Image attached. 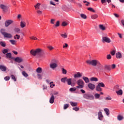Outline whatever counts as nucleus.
<instances>
[{
	"label": "nucleus",
	"instance_id": "4be33fe9",
	"mask_svg": "<svg viewBox=\"0 0 124 124\" xmlns=\"http://www.w3.org/2000/svg\"><path fill=\"white\" fill-rule=\"evenodd\" d=\"M116 93L118 95H123V90L120 89V90L116 91Z\"/></svg>",
	"mask_w": 124,
	"mask_h": 124
},
{
	"label": "nucleus",
	"instance_id": "f3484780",
	"mask_svg": "<svg viewBox=\"0 0 124 124\" xmlns=\"http://www.w3.org/2000/svg\"><path fill=\"white\" fill-rule=\"evenodd\" d=\"M0 69L1 70V71H6V67L4 65H0Z\"/></svg>",
	"mask_w": 124,
	"mask_h": 124
},
{
	"label": "nucleus",
	"instance_id": "3c124183",
	"mask_svg": "<svg viewBox=\"0 0 124 124\" xmlns=\"http://www.w3.org/2000/svg\"><path fill=\"white\" fill-rule=\"evenodd\" d=\"M83 2H84V3H87L85 4V5L86 6H89V4H90V3H91L87 1L86 0L83 1Z\"/></svg>",
	"mask_w": 124,
	"mask_h": 124
},
{
	"label": "nucleus",
	"instance_id": "2eb2a0df",
	"mask_svg": "<svg viewBox=\"0 0 124 124\" xmlns=\"http://www.w3.org/2000/svg\"><path fill=\"white\" fill-rule=\"evenodd\" d=\"M91 18L92 19V20H95V19H97V18H98V15L96 14L92 15Z\"/></svg>",
	"mask_w": 124,
	"mask_h": 124
},
{
	"label": "nucleus",
	"instance_id": "58836bf2",
	"mask_svg": "<svg viewBox=\"0 0 124 124\" xmlns=\"http://www.w3.org/2000/svg\"><path fill=\"white\" fill-rule=\"evenodd\" d=\"M80 16L82 18V19H87V16H86L85 14H80Z\"/></svg>",
	"mask_w": 124,
	"mask_h": 124
},
{
	"label": "nucleus",
	"instance_id": "37998d69",
	"mask_svg": "<svg viewBox=\"0 0 124 124\" xmlns=\"http://www.w3.org/2000/svg\"><path fill=\"white\" fill-rule=\"evenodd\" d=\"M62 73H63V74H66V73H67V71H66V70H65L64 68H62Z\"/></svg>",
	"mask_w": 124,
	"mask_h": 124
},
{
	"label": "nucleus",
	"instance_id": "412c9836",
	"mask_svg": "<svg viewBox=\"0 0 124 124\" xmlns=\"http://www.w3.org/2000/svg\"><path fill=\"white\" fill-rule=\"evenodd\" d=\"M90 81H94V82H97L98 81V78L95 77H92L90 78Z\"/></svg>",
	"mask_w": 124,
	"mask_h": 124
},
{
	"label": "nucleus",
	"instance_id": "0e129e2a",
	"mask_svg": "<svg viewBox=\"0 0 124 124\" xmlns=\"http://www.w3.org/2000/svg\"><path fill=\"white\" fill-rule=\"evenodd\" d=\"M50 4H51V5L56 6V4H55V3L52 0L50 1Z\"/></svg>",
	"mask_w": 124,
	"mask_h": 124
},
{
	"label": "nucleus",
	"instance_id": "052dcab7",
	"mask_svg": "<svg viewBox=\"0 0 124 124\" xmlns=\"http://www.w3.org/2000/svg\"><path fill=\"white\" fill-rule=\"evenodd\" d=\"M50 88H53V87H55V84L53 83V82H51L50 83Z\"/></svg>",
	"mask_w": 124,
	"mask_h": 124
},
{
	"label": "nucleus",
	"instance_id": "bf43d9fd",
	"mask_svg": "<svg viewBox=\"0 0 124 124\" xmlns=\"http://www.w3.org/2000/svg\"><path fill=\"white\" fill-rule=\"evenodd\" d=\"M2 53H3V54H6V53H8V50H7V49H4L2 51Z\"/></svg>",
	"mask_w": 124,
	"mask_h": 124
},
{
	"label": "nucleus",
	"instance_id": "5fc2aeb1",
	"mask_svg": "<svg viewBox=\"0 0 124 124\" xmlns=\"http://www.w3.org/2000/svg\"><path fill=\"white\" fill-rule=\"evenodd\" d=\"M97 65H98V66L99 67H100V66H101L102 65V64H101V63H100V62H99V61H97Z\"/></svg>",
	"mask_w": 124,
	"mask_h": 124
},
{
	"label": "nucleus",
	"instance_id": "e2e57ef3",
	"mask_svg": "<svg viewBox=\"0 0 124 124\" xmlns=\"http://www.w3.org/2000/svg\"><path fill=\"white\" fill-rule=\"evenodd\" d=\"M111 55H110V54L108 55L107 56V59L108 60H111Z\"/></svg>",
	"mask_w": 124,
	"mask_h": 124
},
{
	"label": "nucleus",
	"instance_id": "4d7b16f0",
	"mask_svg": "<svg viewBox=\"0 0 124 124\" xmlns=\"http://www.w3.org/2000/svg\"><path fill=\"white\" fill-rule=\"evenodd\" d=\"M4 80H5V81H8L10 79V78L9 77H5L4 78Z\"/></svg>",
	"mask_w": 124,
	"mask_h": 124
},
{
	"label": "nucleus",
	"instance_id": "f704fd0d",
	"mask_svg": "<svg viewBox=\"0 0 124 124\" xmlns=\"http://www.w3.org/2000/svg\"><path fill=\"white\" fill-rule=\"evenodd\" d=\"M41 4L40 3H37V4L34 6L35 9H39Z\"/></svg>",
	"mask_w": 124,
	"mask_h": 124
},
{
	"label": "nucleus",
	"instance_id": "6e6d98bb",
	"mask_svg": "<svg viewBox=\"0 0 124 124\" xmlns=\"http://www.w3.org/2000/svg\"><path fill=\"white\" fill-rule=\"evenodd\" d=\"M99 68L100 71H103V70H104V69H103V65H102L100 67H99Z\"/></svg>",
	"mask_w": 124,
	"mask_h": 124
},
{
	"label": "nucleus",
	"instance_id": "39448f33",
	"mask_svg": "<svg viewBox=\"0 0 124 124\" xmlns=\"http://www.w3.org/2000/svg\"><path fill=\"white\" fill-rule=\"evenodd\" d=\"M83 97H84V98H85V99H90V100H93L94 99V97L93 96V95L90 94L89 93L84 94Z\"/></svg>",
	"mask_w": 124,
	"mask_h": 124
},
{
	"label": "nucleus",
	"instance_id": "6ab92c4d",
	"mask_svg": "<svg viewBox=\"0 0 124 124\" xmlns=\"http://www.w3.org/2000/svg\"><path fill=\"white\" fill-rule=\"evenodd\" d=\"M72 78H67V84L69 85V86H70L71 85V84H72Z\"/></svg>",
	"mask_w": 124,
	"mask_h": 124
},
{
	"label": "nucleus",
	"instance_id": "49530a36",
	"mask_svg": "<svg viewBox=\"0 0 124 124\" xmlns=\"http://www.w3.org/2000/svg\"><path fill=\"white\" fill-rule=\"evenodd\" d=\"M79 109L80 108L78 107H76L73 108V110H74L75 111H79Z\"/></svg>",
	"mask_w": 124,
	"mask_h": 124
},
{
	"label": "nucleus",
	"instance_id": "5701e85b",
	"mask_svg": "<svg viewBox=\"0 0 124 124\" xmlns=\"http://www.w3.org/2000/svg\"><path fill=\"white\" fill-rule=\"evenodd\" d=\"M96 91H97V92H102V88H101V87H100L98 85H97L96 86Z\"/></svg>",
	"mask_w": 124,
	"mask_h": 124
},
{
	"label": "nucleus",
	"instance_id": "69168bd1",
	"mask_svg": "<svg viewBox=\"0 0 124 124\" xmlns=\"http://www.w3.org/2000/svg\"><path fill=\"white\" fill-rule=\"evenodd\" d=\"M111 68H112V69H115V68H116V64H112Z\"/></svg>",
	"mask_w": 124,
	"mask_h": 124
},
{
	"label": "nucleus",
	"instance_id": "7ed1b4c3",
	"mask_svg": "<svg viewBox=\"0 0 124 124\" xmlns=\"http://www.w3.org/2000/svg\"><path fill=\"white\" fill-rule=\"evenodd\" d=\"M49 66L52 69L57 68L58 66V61L55 60H52V62L49 64Z\"/></svg>",
	"mask_w": 124,
	"mask_h": 124
},
{
	"label": "nucleus",
	"instance_id": "603ef678",
	"mask_svg": "<svg viewBox=\"0 0 124 124\" xmlns=\"http://www.w3.org/2000/svg\"><path fill=\"white\" fill-rule=\"evenodd\" d=\"M37 77H38V78L40 79V80H41V79H42V76L39 74H37Z\"/></svg>",
	"mask_w": 124,
	"mask_h": 124
},
{
	"label": "nucleus",
	"instance_id": "de8ad7c7",
	"mask_svg": "<svg viewBox=\"0 0 124 124\" xmlns=\"http://www.w3.org/2000/svg\"><path fill=\"white\" fill-rule=\"evenodd\" d=\"M123 119H124V117L121 115H119L118 116V120L119 121H122V120H123Z\"/></svg>",
	"mask_w": 124,
	"mask_h": 124
},
{
	"label": "nucleus",
	"instance_id": "cd10ccee",
	"mask_svg": "<svg viewBox=\"0 0 124 124\" xmlns=\"http://www.w3.org/2000/svg\"><path fill=\"white\" fill-rule=\"evenodd\" d=\"M61 36L62 38H67V34L65 32L64 33V34H61Z\"/></svg>",
	"mask_w": 124,
	"mask_h": 124
},
{
	"label": "nucleus",
	"instance_id": "09e8293b",
	"mask_svg": "<svg viewBox=\"0 0 124 124\" xmlns=\"http://www.w3.org/2000/svg\"><path fill=\"white\" fill-rule=\"evenodd\" d=\"M11 77L12 79L14 80V81H15V82H16V78H15V76H14V75H11Z\"/></svg>",
	"mask_w": 124,
	"mask_h": 124
},
{
	"label": "nucleus",
	"instance_id": "72a5a7b5",
	"mask_svg": "<svg viewBox=\"0 0 124 124\" xmlns=\"http://www.w3.org/2000/svg\"><path fill=\"white\" fill-rule=\"evenodd\" d=\"M0 45L2 46V47H5L6 46V44H5V42L1 41L0 42Z\"/></svg>",
	"mask_w": 124,
	"mask_h": 124
},
{
	"label": "nucleus",
	"instance_id": "6e6552de",
	"mask_svg": "<svg viewBox=\"0 0 124 124\" xmlns=\"http://www.w3.org/2000/svg\"><path fill=\"white\" fill-rule=\"evenodd\" d=\"M88 87L90 89V90H94L95 88V85L93 83H89L88 84Z\"/></svg>",
	"mask_w": 124,
	"mask_h": 124
},
{
	"label": "nucleus",
	"instance_id": "393cba45",
	"mask_svg": "<svg viewBox=\"0 0 124 124\" xmlns=\"http://www.w3.org/2000/svg\"><path fill=\"white\" fill-rule=\"evenodd\" d=\"M99 28L102 31H105V30H106V28L104 26H103V25H100L99 26Z\"/></svg>",
	"mask_w": 124,
	"mask_h": 124
},
{
	"label": "nucleus",
	"instance_id": "c9c22d12",
	"mask_svg": "<svg viewBox=\"0 0 124 124\" xmlns=\"http://www.w3.org/2000/svg\"><path fill=\"white\" fill-rule=\"evenodd\" d=\"M14 31L15 32H16V33H20V29L18 28H16L14 29Z\"/></svg>",
	"mask_w": 124,
	"mask_h": 124
},
{
	"label": "nucleus",
	"instance_id": "2f4dec72",
	"mask_svg": "<svg viewBox=\"0 0 124 124\" xmlns=\"http://www.w3.org/2000/svg\"><path fill=\"white\" fill-rule=\"evenodd\" d=\"M6 57L7 59H11L12 56L11 55V53H8L6 54Z\"/></svg>",
	"mask_w": 124,
	"mask_h": 124
},
{
	"label": "nucleus",
	"instance_id": "f03ea898",
	"mask_svg": "<svg viewBox=\"0 0 124 124\" xmlns=\"http://www.w3.org/2000/svg\"><path fill=\"white\" fill-rule=\"evenodd\" d=\"M78 86H77V89H83L84 87V83L82 79H79L77 81Z\"/></svg>",
	"mask_w": 124,
	"mask_h": 124
},
{
	"label": "nucleus",
	"instance_id": "4468645a",
	"mask_svg": "<svg viewBox=\"0 0 124 124\" xmlns=\"http://www.w3.org/2000/svg\"><path fill=\"white\" fill-rule=\"evenodd\" d=\"M55 101V97H54V95H51L49 99V103L52 104V103H54V102Z\"/></svg>",
	"mask_w": 124,
	"mask_h": 124
},
{
	"label": "nucleus",
	"instance_id": "a19ab883",
	"mask_svg": "<svg viewBox=\"0 0 124 124\" xmlns=\"http://www.w3.org/2000/svg\"><path fill=\"white\" fill-rule=\"evenodd\" d=\"M68 107H69V105L68 104L64 105V108H63L64 110L67 109Z\"/></svg>",
	"mask_w": 124,
	"mask_h": 124
},
{
	"label": "nucleus",
	"instance_id": "aec40b11",
	"mask_svg": "<svg viewBox=\"0 0 124 124\" xmlns=\"http://www.w3.org/2000/svg\"><path fill=\"white\" fill-rule=\"evenodd\" d=\"M116 57L117 59H121L122 54L120 52H117L116 53Z\"/></svg>",
	"mask_w": 124,
	"mask_h": 124
},
{
	"label": "nucleus",
	"instance_id": "79ce46f5",
	"mask_svg": "<svg viewBox=\"0 0 124 124\" xmlns=\"http://www.w3.org/2000/svg\"><path fill=\"white\" fill-rule=\"evenodd\" d=\"M87 9L88 10H89V11H91V12H95V11H94V10H93V8L89 7V8H88Z\"/></svg>",
	"mask_w": 124,
	"mask_h": 124
},
{
	"label": "nucleus",
	"instance_id": "473e14b6",
	"mask_svg": "<svg viewBox=\"0 0 124 124\" xmlns=\"http://www.w3.org/2000/svg\"><path fill=\"white\" fill-rule=\"evenodd\" d=\"M36 72H37V73H41L42 72V68H41V67H38L36 69Z\"/></svg>",
	"mask_w": 124,
	"mask_h": 124
},
{
	"label": "nucleus",
	"instance_id": "c756f323",
	"mask_svg": "<svg viewBox=\"0 0 124 124\" xmlns=\"http://www.w3.org/2000/svg\"><path fill=\"white\" fill-rule=\"evenodd\" d=\"M94 95V97L96 99H98L99 98V97H100V94H99L98 93H95Z\"/></svg>",
	"mask_w": 124,
	"mask_h": 124
},
{
	"label": "nucleus",
	"instance_id": "b1692460",
	"mask_svg": "<svg viewBox=\"0 0 124 124\" xmlns=\"http://www.w3.org/2000/svg\"><path fill=\"white\" fill-rule=\"evenodd\" d=\"M67 77H64V78H61V82L62 83H66V82H67Z\"/></svg>",
	"mask_w": 124,
	"mask_h": 124
},
{
	"label": "nucleus",
	"instance_id": "ea45409f",
	"mask_svg": "<svg viewBox=\"0 0 124 124\" xmlns=\"http://www.w3.org/2000/svg\"><path fill=\"white\" fill-rule=\"evenodd\" d=\"M0 32L2 34V35H4L6 33V32H5V30L4 29H1Z\"/></svg>",
	"mask_w": 124,
	"mask_h": 124
},
{
	"label": "nucleus",
	"instance_id": "f257e3e1",
	"mask_svg": "<svg viewBox=\"0 0 124 124\" xmlns=\"http://www.w3.org/2000/svg\"><path fill=\"white\" fill-rule=\"evenodd\" d=\"M42 49L37 48L35 50L32 49L31 50L30 53L32 56H41L42 55Z\"/></svg>",
	"mask_w": 124,
	"mask_h": 124
},
{
	"label": "nucleus",
	"instance_id": "338daca9",
	"mask_svg": "<svg viewBox=\"0 0 124 124\" xmlns=\"http://www.w3.org/2000/svg\"><path fill=\"white\" fill-rule=\"evenodd\" d=\"M51 24H55V19H51L50 21Z\"/></svg>",
	"mask_w": 124,
	"mask_h": 124
},
{
	"label": "nucleus",
	"instance_id": "7c9ffc66",
	"mask_svg": "<svg viewBox=\"0 0 124 124\" xmlns=\"http://www.w3.org/2000/svg\"><path fill=\"white\" fill-rule=\"evenodd\" d=\"M97 85L102 88H104L105 87V84H104L103 82L99 83Z\"/></svg>",
	"mask_w": 124,
	"mask_h": 124
},
{
	"label": "nucleus",
	"instance_id": "a18cd8bd",
	"mask_svg": "<svg viewBox=\"0 0 124 124\" xmlns=\"http://www.w3.org/2000/svg\"><path fill=\"white\" fill-rule=\"evenodd\" d=\"M70 92H75L76 91V88L75 87L71 88L69 89Z\"/></svg>",
	"mask_w": 124,
	"mask_h": 124
},
{
	"label": "nucleus",
	"instance_id": "ddd939ff",
	"mask_svg": "<svg viewBox=\"0 0 124 124\" xmlns=\"http://www.w3.org/2000/svg\"><path fill=\"white\" fill-rule=\"evenodd\" d=\"M3 36L4 37H6V38H11V37H12V35H11V34L7 32H6Z\"/></svg>",
	"mask_w": 124,
	"mask_h": 124
},
{
	"label": "nucleus",
	"instance_id": "8fccbe9b",
	"mask_svg": "<svg viewBox=\"0 0 124 124\" xmlns=\"http://www.w3.org/2000/svg\"><path fill=\"white\" fill-rule=\"evenodd\" d=\"M62 27H66V26H67V23L64 21L62 23Z\"/></svg>",
	"mask_w": 124,
	"mask_h": 124
},
{
	"label": "nucleus",
	"instance_id": "864d4df0",
	"mask_svg": "<svg viewBox=\"0 0 124 124\" xmlns=\"http://www.w3.org/2000/svg\"><path fill=\"white\" fill-rule=\"evenodd\" d=\"M47 48L48 49H49V50H50V51H52V50H53L54 49V47L52 46H47Z\"/></svg>",
	"mask_w": 124,
	"mask_h": 124
},
{
	"label": "nucleus",
	"instance_id": "e433bc0d",
	"mask_svg": "<svg viewBox=\"0 0 124 124\" xmlns=\"http://www.w3.org/2000/svg\"><path fill=\"white\" fill-rule=\"evenodd\" d=\"M22 74L23 76H24V77H29V75L27 73H26L25 71H23L22 72Z\"/></svg>",
	"mask_w": 124,
	"mask_h": 124
},
{
	"label": "nucleus",
	"instance_id": "a878e982",
	"mask_svg": "<svg viewBox=\"0 0 124 124\" xmlns=\"http://www.w3.org/2000/svg\"><path fill=\"white\" fill-rule=\"evenodd\" d=\"M20 27L22 28H25V27H26V22H23V21H21L20 22Z\"/></svg>",
	"mask_w": 124,
	"mask_h": 124
},
{
	"label": "nucleus",
	"instance_id": "0eeeda50",
	"mask_svg": "<svg viewBox=\"0 0 124 124\" xmlns=\"http://www.w3.org/2000/svg\"><path fill=\"white\" fill-rule=\"evenodd\" d=\"M13 23H14V21L12 20H7L5 22V27H9L11 24H13Z\"/></svg>",
	"mask_w": 124,
	"mask_h": 124
},
{
	"label": "nucleus",
	"instance_id": "680f3d73",
	"mask_svg": "<svg viewBox=\"0 0 124 124\" xmlns=\"http://www.w3.org/2000/svg\"><path fill=\"white\" fill-rule=\"evenodd\" d=\"M59 26H60V21H57L55 24V27H59Z\"/></svg>",
	"mask_w": 124,
	"mask_h": 124
},
{
	"label": "nucleus",
	"instance_id": "4c0bfd02",
	"mask_svg": "<svg viewBox=\"0 0 124 124\" xmlns=\"http://www.w3.org/2000/svg\"><path fill=\"white\" fill-rule=\"evenodd\" d=\"M10 42L13 45H15L16 44V41L14 40H10Z\"/></svg>",
	"mask_w": 124,
	"mask_h": 124
},
{
	"label": "nucleus",
	"instance_id": "423d86ee",
	"mask_svg": "<svg viewBox=\"0 0 124 124\" xmlns=\"http://www.w3.org/2000/svg\"><path fill=\"white\" fill-rule=\"evenodd\" d=\"M102 42L110 43L111 42V39L107 36H105L102 38Z\"/></svg>",
	"mask_w": 124,
	"mask_h": 124
},
{
	"label": "nucleus",
	"instance_id": "c03bdc74",
	"mask_svg": "<svg viewBox=\"0 0 124 124\" xmlns=\"http://www.w3.org/2000/svg\"><path fill=\"white\" fill-rule=\"evenodd\" d=\"M30 38H31L32 40H38V39L36 37L34 36L30 37Z\"/></svg>",
	"mask_w": 124,
	"mask_h": 124
},
{
	"label": "nucleus",
	"instance_id": "f8f14e48",
	"mask_svg": "<svg viewBox=\"0 0 124 124\" xmlns=\"http://www.w3.org/2000/svg\"><path fill=\"white\" fill-rule=\"evenodd\" d=\"M74 78H81V77H82V75H81L80 72H78L74 75Z\"/></svg>",
	"mask_w": 124,
	"mask_h": 124
},
{
	"label": "nucleus",
	"instance_id": "9b49d317",
	"mask_svg": "<svg viewBox=\"0 0 124 124\" xmlns=\"http://www.w3.org/2000/svg\"><path fill=\"white\" fill-rule=\"evenodd\" d=\"M15 61L16 62L20 63V62H23V59H22V58L16 57V58H15Z\"/></svg>",
	"mask_w": 124,
	"mask_h": 124
},
{
	"label": "nucleus",
	"instance_id": "1a4fd4ad",
	"mask_svg": "<svg viewBox=\"0 0 124 124\" xmlns=\"http://www.w3.org/2000/svg\"><path fill=\"white\" fill-rule=\"evenodd\" d=\"M0 8L3 9V11H7L8 10V7L4 5H0Z\"/></svg>",
	"mask_w": 124,
	"mask_h": 124
},
{
	"label": "nucleus",
	"instance_id": "a211bd4d",
	"mask_svg": "<svg viewBox=\"0 0 124 124\" xmlns=\"http://www.w3.org/2000/svg\"><path fill=\"white\" fill-rule=\"evenodd\" d=\"M104 69L105 70H108L110 71V70H111V67H110V65H105Z\"/></svg>",
	"mask_w": 124,
	"mask_h": 124
},
{
	"label": "nucleus",
	"instance_id": "dca6fc26",
	"mask_svg": "<svg viewBox=\"0 0 124 124\" xmlns=\"http://www.w3.org/2000/svg\"><path fill=\"white\" fill-rule=\"evenodd\" d=\"M82 79L84 80V81H85V83H90V79H89L88 77H83Z\"/></svg>",
	"mask_w": 124,
	"mask_h": 124
},
{
	"label": "nucleus",
	"instance_id": "c85d7f7f",
	"mask_svg": "<svg viewBox=\"0 0 124 124\" xmlns=\"http://www.w3.org/2000/svg\"><path fill=\"white\" fill-rule=\"evenodd\" d=\"M70 104L73 107H74L75 106H77L78 103L76 102H70Z\"/></svg>",
	"mask_w": 124,
	"mask_h": 124
},
{
	"label": "nucleus",
	"instance_id": "774afa93",
	"mask_svg": "<svg viewBox=\"0 0 124 124\" xmlns=\"http://www.w3.org/2000/svg\"><path fill=\"white\" fill-rule=\"evenodd\" d=\"M67 47H68V45L65 43L64 45L63 46V48H67Z\"/></svg>",
	"mask_w": 124,
	"mask_h": 124
},
{
	"label": "nucleus",
	"instance_id": "bb28decb",
	"mask_svg": "<svg viewBox=\"0 0 124 124\" xmlns=\"http://www.w3.org/2000/svg\"><path fill=\"white\" fill-rule=\"evenodd\" d=\"M104 111L107 116H109L110 114V111L109 110V109L108 108H105Z\"/></svg>",
	"mask_w": 124,
	"mask_h": 124
},
{
	"label": "nucleus",
	"instance_id": "9d476101",
	"mask_svg": "<svg viewBox=\"0 0 124 124\" xmlns=\"http://www.w3.org/2000/svg\"><path fill=\"white\" fill-rule=\"evenodd\" d=\"M98 114L99 120H100V121H102V119H103V115H102V112H101V111H99Z\"/></svg>",
	"mask_w": 124,
	"mask_h": 124
},
{
	"label": "nucleus",
	"instance_id": "20e7f679",
	"mask_svg": "<svg viewBox=\"0 0 124 124\" xmlns=\"http://www.w3.org/2000/svg\"><path fill=\"white\" fill-rule=\"evenodd\" d=\"M97 60H87L86 61V63L87 64L90 65H93V66H96L97 63Z\"/></svg>",
	"mask_w": 124,
	"mask_h": 124
},
{
	"label": "nucleus",
	"instance_id": "13d9d810",
	"mask_svg": "<svg viewBox=\"0 0 124 124\" xmlns=\"http://www.w3.org/2000/svg\"><path fill=\"white\" fill-rule=\"evenodd\" d=\"M37 13L38 14V15H41L42 14V11L40 10H37Z\"/></svg>",
	"mask_w": 124,
	"mask_h": 124
}]
</instances>
